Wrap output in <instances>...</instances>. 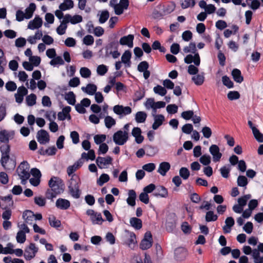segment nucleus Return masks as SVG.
<instances>
[{"label": "nucleus", "instance_id": "31", "mask_svg": "<svg viewBox=\"0 0 263 263\" xmlns=\"http://www.w3.org/2000/svg\"><path fill=\"white\" fill-rule=\"evenodd\" d=\"M147 114L144 111H138L135 115V120L137 123H144L146 121Z\"/></svg>", "mask_w": 263, "mask_h": 263}, {"label": "nucleus", "instance_id": "2", "mask_svg": "<svg viewBox=\"0 0 263 263\" xmlns=\"http://www.w3.org/2000/svg\"><path fill=\"white\" fill-rule=\"evenodd\" d=\"M183 51L185 53L191 52L194 54V55L188 54L185 57L184 61L186 64H189L194 63L196 66L200 65V58L199 53L196 52L197 49L195 43L191 42L189 46L184 47Z\"/></svg>", "mask_w": 263, "mask_h": 263}, {"label": "nucleus", "instance_id": "33", "mask_svg": "<svg viewBox=\"0 0 263 263\" xmlns=\"http://www.w3.org/2000/svg\"><path fill=\"white\" fill-rule=\"evenodd\" d=\"M6 60L4 57L3 51L0 49V74H2L5 71L4 66L6 65Z\"/></svg>", "mask_w": 263, "mask_h": 263}, {"label": "nucleus", "instance_id": "54", "mask_svg": "<svg viewBox=\"0 0 263 263\" xmlns=\"http://www.w3.org/2000/svg\"><path fill=\"white\" fill-rule=\"evenodd\" d=\"M93 139L96 144H101L106 140V136L104 134L96 135L94 136Z\"/></svg>", "mask_w": 263, "mask_h": 263}, {"label": "nucleus", "instance_id": "62", "mask_svg": "<svg viewBox=\"0 0 263 263\" xmlns=\"http://www.w3.org/2000/svg\"><path fill=\"white\" fill-rule=\"evenodd\" d=\"M182 131L184 134H190L193 131V126L191 124H185L182 126Z\"/></svg>", "mask_w": 263, "mask_h": 263}, {"label": "nucleus", "instance_id": "12", "mask_svg": "<svg viewBox=\"0 0 263 263\" xmlns=\"http://www.w3.org/2000/svg\"><path fill=\"white\" fill-rule=\"evenodd\" d=\"M38 142L42 144H45L49 141V136L48 133L44 129L39 130L36 135Z\"/></svg>", "mask_w": 263, "mask_h": 263}, {"label": "nucleus", "instance_id": "57", "mask_svg": "<svg viewBox=\"0 0 263 263\" xmlns=\"http://www.w3.org/2000/svg\"><path fill=\"white\" fill-rule=\"evenodd\" d=\"M149 67V64L147 62L144 61L140 62L137 67L138 70L140 72H142L144 71H146L148 69Z\"/></svg>", "mask_w": 263, "mask_h": 263}, {"label": "nucleus", "instance_id": "30", "mask_svg": "<svg viewBox=\"0 0 263 263\" xmlns=\"http://www.w3.org/2000/svg\"><path fill=\"white\" fill-rule=\"evenodd\" d=\"M73 2L72 0H64V2L59 6L61 10H66L70 9L73 7Z\"/></svg>", "mask_w": 263, "mask_h": 263}, {"label": "nucleus", "instance_id": "50", "mask_svg": "<svg viewBox=\"0 0 263 263\" xmlns=\"http://www.w3.org/2000/svg\"><path fill=\"white\" fill-rule=\"evenodd\" d=\"M109 180V176L106 174H102L97 180V184L99 186H102L105 183L108 182Z\"/></svg>", "mask_w": 263, "mask_h": 263}, {"label": "nucleus", "instance_id": "16", "mask_svg": "<svg viewBox=\"0 0 263 263\" xmlns=\"http://www.w3.org/2000/svg\"><path fill=\"white\" fill-rule=\"evenodd\" d=\"M63 18L64 19V22H66V23H68L70 22L72 24L80 23L83 20L82 16L80 15H74L72 16L69 14H66Z\"/></svg>", "mask_w": 263, "mask_h": 263}, {"label": "nucleus", "instance_id": "55", "mask_svg": "<svg viewBox=\"0 0 263 263\" xmlns=\"http://www.w3.org/2000/svg\"><path fill=\"white\" fill-rule=\"evenodd\" d=\"M26 233L23 231H19L16 236L17 242L20 243H24L26 240Z\"/></svg>", "mask_w": 263, "mask_h": 263}, {"label": "nucleus", "instance_id": "46", "mask_svg": "<svg viewBox=\"0 0 263 263\" xmlns=\"http://www.w3.org/2000/svg\"><path fill=\"white\" fill-rule=\"evenodd\" d=\"M36 97L34 93H31L26 97V101L28 106H32L36 103Z\"/></svg>", "mask_w": 263, "mask_h": 263}, {"label": "nucleus", "instance_id": "48", "mask_svg": "<svg viewBox=\"0 0 263 263\" xmlns=\"http://www.w3.org/2000/svg\"><path fill=\"white\" fill-rule=\"evenodd\" d=\"M108 47L114 48L115 49V50L113 52L110 51V53L111 54L113 58L116 59L120 56V53L118 51V45L117 43L115 42H111L109 44Z\"/></svg>", "mask_w": 263, "mask_h": 263}, {"label": "nucleus", "instance_id": "27", "mask_svg": "<svg viewBox=\"0 0 263 263\" xmlns=\"http://www.w3.org/2000/svg\"><path fill=\"white\" fill-rule=\"evenodd\" d=\"M129 223L130 226L136 230H140L142 227V220L137 217L130 218Z\"/></svg>", "mask_w": 263, "mask_h": 263}, {"label": "nucleus", "instance_id": "8", "mask_svg": "<svg viewBox=\"0 0 263 263\" xmlns=\"http://www.w3.org/2000/svg\"><path fill=\"white\" fill-rule=\"evenodd\" d=\"M153 238L150 232H146L144 235V238L142 240L140 247L142 250H147L152 246Z\"/></svg>", "mask_w": 263, "mask_h": 263}, {"label": "nucleus", "instance_id": "28", "mask_svg": "<svg viewBox=\"0 0 263 263\" xmlns=\"http://www.w3.org/2000/svg\"><path fill=\"white\" fill-rule=\"evenodd\" d=\"M35 9L36 5L34 3H32L29 4V6L26 8L25 12L24 13L26 15V19H29L32 16Z\"/></svg>", "mask_w": 263, "mask_h": 263}, {"label": "nucleus", "instance_id": "20", "mask_svg": "<svg viewBox=\"0 0 263 263\" xmlns=\"http://www.w3.org/2000/svg\"><path fill=\"white\" fill-rule=\"evenodd\" d=\"M132 135L135 138V141L138 144L141 143L144 137L141 135V130L139 127H134L132 132Z\"/></svg>", "mask_w": 263, "mask_h": 263}, {"label": "nucleus", "instance_id": "9", "mask_svg": "<svg viewBox=\"0 0 263 263\" xmlns=\"http://www.w3.org/2000/svg\"><path fill=\"white\" fill-rule=\"evenodd\" d=\"M14 132L9 131L5 129L0 131V142L4 143H8L10 140L14 138Z\"/></svg>", "mask_w": 263, "mask_h": 263}, {"label": "nucleus", "instance_id": "5", "mask_svg": "<svg viewBox=\"0 0 263 263\" xmlns=\"http://www.w3.org/2000/svg\"><path fill=\"white\" fill-rule=\"evenodd\" d=\"M39 251L38 247H36L34 243H30L29 245L26 247L24 254V258L27 260H30L33 258Z\"/></svg>", "mask_w": 263, "mask_h": 263}, {"label": "nucleus", "instance_id": "45", "mask_svg": "<svg viewBox=\"0 0 263 263\" xmlns=\"http://www.w3.org/2000/svg\"><path fill=\"white\" fill-rule=\"evenodd\" d=\"M153 90L155 93L158 94L161 96H164L167 93L166 89L164 87L159 85L154 87Z\"/></svg>", "mask_w": 263, "mask_h": 263}, {"label": "nucleus", "instance_id": "13", "mask_svg": "<svg viewBox=\"0 0 263 263\" xmlns=\"http://www.w3.org/2000/svg\"><path fill=\"white\" fill-rule=\"evenodd\" d=\"M134 39V35L133 34H128L124 36L120 39L119 43L123 46H127L129 48H132L134 46L133 41Z\"/></svg>", "mask_w": 263, "mask_h": 263}, {"label": "nucleus", "instance_id": "26", "mask_svg": "<svg viewBox=\"0 0 263 263\" xmlns=\"http://www.w3.org/2000/svg\"><path fill=\"white\" fill-rule=\"evenodd\" d=\"M34 218V214L30 210H26L23 213V218L25 222L28 224H31Z\"/></svg>", "mask_w": 263, "mask_h": 263}, {"label": "nucleus", "instance_id": "47", "mask_svg": "<svg viewBox=\"0 0 263 263\" xmlns=\"http://www.w3.org/2000/svg\"><path fill=\"white\" fill-rule=\"evenodd\" d=\"M65 99L70 105H73L76 103V96L72 91H69L66 95Z\"/></svg>", "mask_w": 263, "mask_h": 263}, {"label": "nucleus", "instance_id": "56", "mask_svg": "<svg viewBox=\"0 0 263 263\" xmlns=\"http://www.w3.org/2000/svg\"><path fill=\"white\" fill-rule=\"evenodd\" d=\"M34 203L39 206H44L46 203L45 198L42 196L35 197L34 198Z\"/></svg>", "mask_w": 263, "mask_h": 263}, {"label": "nucleus", "instance_id": "7", "mask_svg": "<svg viewBox=\"0 0 263 263\" xmlns=\"http://www.w3.org/2000/svg\"><path fill=\"white\" fill-rule=\"evenodd\" d=\"M114 112L119 116V118L129 115L132 112V108L129 106H123L122 105H116L113 107Z\"/></svg>", "mask_w": 263, "mask_h": 263}, {"label": "nucleus", "instance_id": "42", "mask_svg": "<svg viewBox=\"0 0 263 263\" xmlns=\"http://www.w3.org/2000/svg\"><path fill=\"white\" fill-rule=\"evenodd\" d=\"M192 81L196 85H201L204 81V77L202 74H197L192 78Z\"/></svg>", "mask_w": 263, "mask_h": 263}, {"label": "nucleus", "instance_id": "23", "mask_svg": "<svg viewBox=\"0 0 263 263\" xmlns=\"http://www.w3.org/2000/svg\"><path fill=\"white\" fill-rule=\"evenodd\" d=\"M128 197L126 199L127 204L131 206H134L136 205V199L137 197L136 192L133 190H130L128 192Z\"/></svg>", "mask_w": 263, "mask_h": 263}, {"label": "nucleus", "instance_id": "51", "mask_svg": "<svg viewBox=\"0 0 263 263\" xmlns=\"http://www.w3.org/2000/svg\"><path fill=\"white\" fill-rule=\"evenodd\" d=\"M93 224H102V222L104 221L102 217V215L101 213H96L95 215L92 217L91 220Z\"/></svg>", "mask_w": 263, "mask_h": 263}, {"label": "nucleus", "instance_id": "10", "mask_svg": "<svg viewBox=\"0 0 263 263\" xmlns=\"http://www.w3.org/2000/svg\"><path fill=\"white\" fill-rule=\"evenodd\" d=\"M209 152L213 156V161L214 162L220 161L222 154L220 152V149L217 145L212 144L209 148Z\"/></svg>", "mask_w": 263, "mask_h": 263}, {"label": "nucleus", "instance_id": "11", "mask_svg": "<svg viewBox=\"0 0 263 263\" xmlns=\"http://www.w3.org/2000/svg\"><path fill=\"white\" fill-rule=\"evenodd\" d=\"M112 161V159L110 156L98 157L96 159V163L100 168L102 169L107 167V165L111 163Z\"/></svg>", "mask_w": 263, "mask_h": 263}, {"label": "nucleus", "instance_id": "49", "mask_svg": "<svg viewBox=\"0 0 263 263\" xmlns=\"http://www.w3.org/2000/svg\"><path fill=\"white\" fill-rule=\"evenodd\" d=\"M104 122L107 128H110L116 124V120L110 116H107L105 118Z\"/></svg>", "mask_w": 263, "mask_h": 263}, {"label": "nucleus", "instance_id": "4", "mask_svg": "<svg viewBox=\"0 0 263 263\" xmlns=\"http://www.w3.org/2000/svg\"><path fill=\"white\" fill-rule=\"evenodd\" d=\"M113 141L117 145H124L128 139V134L126 131L119 130L114 133Z\"/></svg>", "mask_w": 263, "mask_h": 263}, {"label": "nucleus", "instance_id": "64", "mask_svg": "<svg viewBox=\"0 0 263 263\" xmlns=\"http://www.w3.org/2000/svg\"><path fill=\"white\" fill-rule=\"evenodd\" d=\"M194 111L193 110H187L183 111L181 114V117L186 120H189L193 117Z\"/></svg>", "mask_w": 263, "mask_h": 263}, {"label": "nucleus", "instance_id": "15", "mask_svg": "<svg viewBox=\"0 0 263 263\" xmlns=\"http://www.w3.org/2000/svg\"><path fill=\"white\" fill-rule=\"evenodd\" d=\"M55 206L59 209L66 210L70 206V202L67 199L59 198L56 201Z\"/></svg>", "mask_w": 263, "mask_h": 263}, {"label": "nucleus", "instance_id": "24", "mask_svg": "<svg viewBox=\"0 0 263 263\" xmlns=\"http://www.w3.org/2000/svg\"><path fill=\"white\" fill-rule=\"evenodd\" d=\"M132 53L130 51L126 50L121 57V62L125 65L126 67H129L131 65L130 59Z\"/></svg>", "mask_w": 263, "mask_h": 263}, {"label": "nucleus", "instance_id": "18", "mask_svg": "<svg viewBox=\"0 0 263 263\" xmlns=\"http://www.w3.org/2000/svg\"><path fill=\"white\" fill-rule=\"evenodd\" d=\"M43 21L41 17L39 16H35V18L29 22L28 25V28L31 30L39 29L42 25Z\"/></svg>", "mask_w": 263, "mask_h": 263}, {"label": "nucleus", "instance_id": "60", "mask_svg": "<svg viewBox=\"0 0 263 263\" xmlns=\"http://www.w3.org/2000/svg\"><path fill=\"white\" fill-rule=\"evenodd\" d=\"M222 81L223 85L229 88H233L234 86L233 82L227 76L222 77Z\"/></svg>", "mask_w": 263, "mask_h": 263}, {"label": "nucleus", "instance_id": "1", "mask_svg": "<svg viewBox=\"0 0 263 263\" xmlns=\"http://www.w3.org/2000/svg\"><path fill=\"white\" fill-rule=\"evenodd\" d=\"M81 184V179L76 174L72 175L67 182L68 193L74 199H78L81 196L82 193L80 189Z\"/></svg>", "mask_w": 263, "mask_h": 263}, {"label": "nucleus", "instance_id": "6", "mask_svg": "<svg viewBox=\"0 0 263 263\" xmlns=\"http://www.w3.org/2000/svg\"><path fill=\"white\" fill-rule=\"evenodd\" d=\"M0 151L2 154L1 163L5 167L10 158V147L8 144H4L0 147Z\"/></svg>", "mask_w": 263, "mask_h": 263}, {"label": "nucleus", "instance_id": "44", "mask_svg": "<svg viewBox=\"0 0 263 263\" xmlns=\"http://www.w3.org/2000/svg\"><path fill=\"white\" fill-rule=\"evenodd\" d=\"M231 167L229 165H224L220 169V172L222 177L228 178L231 171Z\"/></svg>", "mask_w": 263, "mask_h": 263}, {"label": "nucleus", "instance_id": "32", "mask_svg": "<svg viewBox=\"0 0 263 263\" xmlns=\"http://www.w3.org/2000/svg\"><path fill=\"white\" fill-rule=\"evenodd\" d=\"M100 12V14H98V15H99V22L100 24H103L108 19L109 13L107 10H103Z\"/></svg>", "mask_w": 263, "mask_h": 263}, {"label": "nucleus", "instance_id": "22", "mask_svg": "<svg viewBox=\"0 0 263 263\" xmlns=\"http://www.w3.org/2000/svg\"><path fill=\"white\" fill-rule=\"evenodd\" d=\"M170 168L171 165L168 162H163L160 163L157 172L162 176H164Z\"/></svg>", "mask_w": 263, "mask_h": 263}, {"label": "nucleus", "instance_id": "34", "mask_svg": "<svg viewBox=\"0 0 263 263\" xmlns=\"http://www.w3.org/2000/svg\"><path fill=\"white\" fill-rule=\"evenodd\" d=\"M218 219V216L215 214L213 211H209L206 213L205 219L208 222L215 221Z\"/></svg>", "mask_w": 263, "mask_h": 263}, {"label": "nucleus", "instance_id": "59", "mask_svg": "<svg viewBox=\"0 0 263 263\" xmlns=\"http://www.w3.org/2000/svg\"><path fill=\"white\" fill-rule=\"evenodd\" d=\"M80 73L84 78H89L91 76V71L87 67H82L80 70Z\"/></svg>", "mask_w": 263, "mask_h": 263}, {"label": "nucleus", "instance_id": "36", "mask_svg": "<svg viewBox=\"0 0 263 263\" xmlns=\"http://www.w3.org/2000/svg\"><path fill=\"white\" fill-rule=\"evenodd\" d=\"M195 5V0H180V5L182 9L193 7Z\"/></svg>", "mask_w": 263, "mask_h": 263}, {"label": "nucleus", "instance_id": "39", "mask_svg": "<svg viewBox=\"0 0 263 263\" xmlns=\"http://www.w3.org/2000/svg\"><path fill=\"white\" fill-rule=\"evenodd\" d=\"M40 154L43 155H47L48 156H52L56 154L57 149L54 146L49 147L45 151L42 150L41 149Z\"/></svg>", "mask_w": 263, "mask_h": 263}, {"label": "nucleus", "instance_id": "63", "mask_svg": "<svg viewBox=\"0 0 263 263\" xmlns=\"http://www.w3.org/2000/svg\"><path fill=\"white\" fill-rule=\"evenodd\" d=\"M108 70L107 67L105 65H99L97 69V73L100 76H104Z\"/></svg>", "mask_w": 263, "mask_h": 263}, {"label": "nucleus", "instance_id": "19", "mask_svg": "<svg viewBox=\"0 0 263 263\" xmlns=\"http://www.w3.org/2000/svg\"><path fill=\"white\" fill-rule=\"evenodd\" d=\"M235 221L233 217H228L225 220V225L222 227L224 233H229L231 231L232 227L234 225Z\"/></svg>", "mask_w": 263, "mask_h": 263}, {"label": "nucleus", "instance_id": "14", "mask_svg": "<svg viewBox=\"0 0 263 263\" xmlns=\"http://www.w3.org/2000/svg\"><path fill=\"white\" fill-rule=\"evenodd\" d=\"M152 115L154 120L152 128L154 130H156L163 124L165 118L162 115H156V114L152 113Z\"/></svg>", "mask_w": 263, "mask_h": 263}, {"label": "nucleus", "instance_id": "58", "mask_svg": "<svg viewBox=\"0 0 263 263\" xmlns=\"http://www.w3.org/2000/svg\"><path fill=\"white\" fill-rule=\"evenodd\" d=\"M175 8V4L173 3L166 5L163 9L164 15H167L172 12Z\"/></svg>", "mask_w": 263, "mask_h": 263}, {"label": "nucleus", "instance_id": "52", "mask_svg": "<svg viewBox=\"0 0 263 263\" xmlns=\"http://www.w3.org/2000/svg\"><path fill=\"white\" fill-rule=\"evenodd\" d=\"M256 140L259 142H263V134L257 128H254L252 132Z\"/></svg>", "mask_w": 263, "mask_h": 263}, {"label": "nucleus", "instance_id": "17", "mask_svg": "<svg viewBox=\"0 0 263 263\" xmlns=\"http://www.w3.org/2000/svg\"><path fill=\"white\" fill-rule=\"evenodd\" d=\"M175 257L177 260H184L187 256V250L184 248H178L175 250Z\"/></svg>", "mask_w": 263, "mask_h": 263}, {"label": "nucleus", "instance_id": "3", "mask_svg": "<svg viewBox=\"0 0 263 263\" xmlns=\"http://www.w3.org/2000/svg\"><path fill=\"white\" fill-rule=\"evenodd\" d=\"M50 189L57 193L63 192L64 184L61 179L58 177H52L48 182Z\"/></svg>", "mask_w": 263, "mask_h": 263}, {"label": "nucleus", "instance_id": "25", "mask_svg": "<svg viewBox=\"0 0 263 263\" xmlns=\"http://www.w3.org/2000/svg\"><path fill=\"white\" fill-rule=\"evenodd\" d=\"M83 91L89 95H93L97 90V87L93 84H88L86 87L81 88Z\"/></svg>", "mask_w": 263, "mask_h": 263}, {"label": "nucleus", "instance_id": "40", "mask_svg": "<svg viewBox=\"0 0 263 263\" xmlns=\"http://www.w3.org/2000/svg\"><path fill=\"white\" fill-rule=\"evenodd\" d=\"M237 183L239 186L246 189V186L248 183V181L246 177L240 175L237 178Z\"/></svg>", "mask_w": 263, "mask_h": 263}, {"label": "nucleus", "instance_id": "38", "mask_svg": "<svg viewBox=\"0 0 263 263\" xmlns=\"http://www.w3.org/2000/svg\"><path fill=\"white\" fill-rule=\"evenodd\" d=\"M82 162H77L73 165L69 166L67 169V173L69 176H72L73 173L76 172L79 167L81 166Z\"/></svg>", "mask_w": 263, "mask_h": 263}, {"label": "nucleus", "instance_id": "21", "mask_svg": "<svg viewBox=\"0 0 263 263\" xmlns=\"http://www.w3.org/2000/svg\"><path fill=\"white\" fill-rule=\"evenodd\" d=\"M167 195L168 192L167 189L163 186H158L156 188L153 193V195L155 197H161L163 198L166 197Z\"/></svg>", "mask_w": 263, "mask_h": 263}, {"label": "nucleus", "instance_id": "37", "mask_svg": "<svg viewBox=\"0 0 263 263\" xmlns=\"http://www.w3.org/2000/svg\"><path fill=\"white\" fill-rule=\"evenodd\" d=\"M50 64L54 67L57 65H63L64 64V61L60 56H55L49 62Z\"/></svg>", "mask_w": 263, "mask_h": 263}, {"label": "nucleus", "instance_id": "29", "mask_svg": "<svg viewBox=\"0 0 263 263\" xmlns=\"http://www.w3.org/2000/svg\"><path fill=\"white\" fill-rule=\"evenodd\" d=\"M232 75L234 80L237 83H240L243 80V77L241 74V71L238 69H234L232 71Z\"/></svg>", "mask_w": 263, "mask_h": 263}, {"label": "nucleus", "instance_id": "53", "mask_svg": "<svg viewBox=\"0 0 263 263\" xmlns=\"http://www.w3.org/2000/svg\"><path fill=\"white\" fill-rule=\"evenodd\" d=\"M190 173V171L186 167H182L179 170V175L184 180H186L189 178Z\"/></svg>", "mask_w": 263, "mask_h": 263}, {"label": "nucleus", "instance_id": "41", "mask_svg": "<svg viewBox=\"0 0 263 263\" xmlns=\"http://www.w3.org/2000/svg\"><path fill=\"white\" fill-rule=\"evenodd\" d=\"M48 219L49 224L52 227L58 228L61 226V221L57 219L54 216H50Z\"/></svg>", "mask_w": 263, "mask_h": 263}, {"label": "nucleus", "instance_id": "43", "mask_svg": "<svg viewBox=\"0 0 263 263\" xmlns=\"http://www.w3.org/2000/svg\"><path fill=\"white\" fill-rule=\"evenodd\" d=\"M81 158L82 159H85L87 160L90 159L91 160H94L96 158L95 152L92 149L89 150L88 153L85 152L83 153L81 155Z\"/></svg>", "mask_w": 263, "mask_h": 263}, {"label": "nucleus", "instance_id": "61", "mask_svg": "<svg viewBox=\"0 0 263 263\" xmlns=\"http://www.w3.org/2000/svg\"><path fill=\"white\" fill-rule=\"evenodd\" d=\"M200 162L204 165H209L211 161V158L209 155H203L199 159Z\"/></svg>", "mask_w": 263, "mask_h": 263}, {"label": "nucleus", "instance_id": "35", "mask_svg": "<svg viewBox=\"0 0 263 263\" xmlns=\"http://www.w3.org/2000/svg\"><path fill=\"white\" fill-rule=\"evenodd\" d=\"M67 23L64 22V19L61 21V24L57 28V32L59 35H63L65 33L66 30L67 28Z\"/></svg>", "mask_w": 263, "mask_h": 263}]
</instances>
